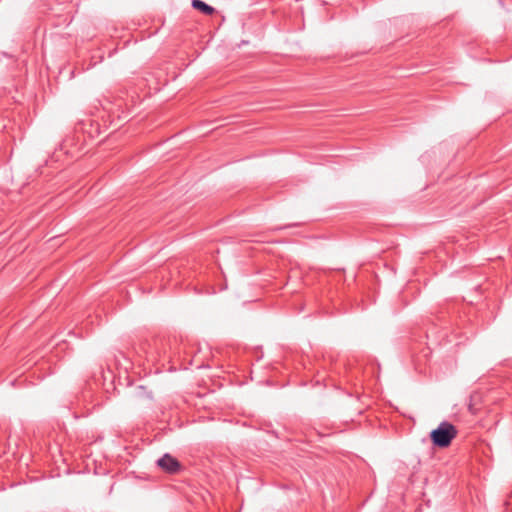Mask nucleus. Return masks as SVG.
<instances>
[{
  "label": "nucleus",
  "mask_w": 512,
  "mask_h": 512,
  "mask_svg": "<svg viewBox=\"0 0 512 512\" xmlns=\"http://www.w3.org/2000/svg\"><path fill=\"white\" fill-rule=\"evenodd\" d=\"M192 7L196 10L201 11L205 15H212L214 13V8L202 0H192Z\"/></svg>",
  "instance_id": "nucleus-3"
},
{
  "label": "nucleus",
  "mask_w": 512,
  "mask_h": 512,
  "mask_svg": "<svg viewBox=\"0 0 512 512\" xmlns=\"http://www.w3.org/2000/svg\"><path fill=\"white\" fill-rule=\"evenodd\" d=\"M157 465L166 473L176 474L178 473L182 465L180 462L169 453L164 454L161 458L157 460Z\"/></svg>",
  "instance_id": "nucleus-2"
},
{
  "label": "nucleus",
  "mask_w": 512,
  "mask_h": 512,
  "mask_svg": "<svg viewBox=\"0 0 512 512\" xmlns=\"http://www.w3.org/2000/svg\"><path fill=\"white\" fill-rule=\"evenodd\" d=\"M456 435L457 429L455 426L447 421H443L436 429L431 431L430 438L436 447L446 448L451 444Z\"/></svg>",
  "instance_id": "nucleus-1"
}]
</instances>
